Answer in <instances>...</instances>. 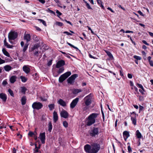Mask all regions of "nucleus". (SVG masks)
I'll return each instance as SVG.
<instances>
[{
  "label": "nucleus",
  "instance_id": "f257e3e1",
  "mask_svg": "<svg viewBox=\"0 0 153 153\" xmlns=\"http://www.w3.org/2000/svg\"><path fill=\"white\" fill-rule=\"evenodd\" d=\"M98 114L97 113H94L90 114L88 117L86 125L90 126L94 124L95 122V119L97 117Z\"/></svg>",
  "mask_w": 153,
  "mask_h": 153
},
{
  "label": "nucleus",
  "instance_id": "f03ea898",
  "mask_svg": "<svg viewBox=\"0 0 153 153\" xmlns=\"http://www.w3.org/2000/svg\"><path fill=\"white\" fill-rule=\"evenodd\" d=\"M100 149V146L99 144L95 143H93L91 144V153H97Z\"/></svg>",
  "mask_w": 153,
  "mask_h": 153
},
{
  "label": "nucleus",
  "instance_id": "7ed1b4c3",
  "mask_svg": "<svg viewBox=\"0 0 153 153\" xmlns=\"http://www.w3.org/2000/svg\"><path fill=\"white\" fill-rule=\"evenodd\" d=\"M71 74L70 71L66 72L61 75L59 77V82L62 83Z\"/></svg>",
  "mask_w": 153,
  "mask_h": 153
},
{
  "label": "nucleus",
  "instance_id": "20e7f679",
  "mask_svg": "<svg viewBox=\"0 0 153 153\" xmlns=\"http://www.w3.org/2000/svg\"><path fill=\"white\" fill-rule=\"evenodd\" d=\"M42 107V104L39 102H34L32 105V107L34 109L39 110Z\"/></svg>",
  "mask_w": 153,
  "mask_h": 153
},
{
  "label": "nucleus",
  "instance_id": "39448f33",
  "mask_svg": "<svg viewBox=\"0 0 153 153\" xmlns=\"http://www.w3.org/2000/svg\"><path fill=\"white\" fill-rule=\"evenodd\" d=\"M99 129L97 128L93 127L90 132V135L92 137H95L99 134Z\"/></svg>",
  "mask_w": 153,
  "mask_h": 153
},
{
  "label": "nucleus",
  "instance_id": "423d86ee",
  "mask_svg": "<svg viewBox=\"0 0 153 153\" xmlns=\"http://www.w3.org/2000/svg\"><path fill=\"white\" fill-rule=\"evenodd\" d=\"M78 76L77 74H74L71 76L67 80L68 83L71 85H73L75 78Z\"/></svg>",
  "mask_w": 153,
  "mask_h": 153
},
{
  "label": "nucleus",
  "instance_id": "0eeeda50",
  "mask_svg": "<svg viewBox=\"0 0 153 153\" xmlns=\"http://www.w3.org/2000/svg\"><path fill=\"white\" fill-rule=\"evenodd\" d=\"M17 36L18 34L16 32L14 31L10 32L8 34L9 40H15L17 38Z\"/></svg>",
  "mask_w": 153,
  "mask_h": 153
},
{
  "label": "nucleus",
  "instance_id": "6e6552de",
  "mask_svg": "<svg viewBox=\"0 0 153 153\" xmlns=\"http://www.w3.org/2000/svg\"><path fill=\"white\" fill-rule=\"evenodd\" d=\"M91 95V94H90L85 98V103L86 106L89 105L91 103V99L90 98Z\"/></svg>",
  "mask_w": 153,
  "mask_h": 153
},
{
  "label": "nucleus",
  "instance_id": "1a4fd4ad",
  "mask_svg": "<svg viewBox=\"0 0 153 153\" xmlns=\"http://www.w3.org/2000/svg\"><path fill=\"white\" fill-rule=\"evenodd\" d=\"M39 138L41 140L42 143V144H44L45 143V133L43 132V133H40V134L39 136Z\"/></svg>",
  "mask_w": 153,
  "mask_h": 153
},
{
  "label": "nucleus",
  "instance_id": "9d476101",
  "mask_svg": "<svg viewBox=\"0 0 153 153\" xmlns=\"http://www.w3.org/2000/svg\"><path fill=\"white\" fill-rule=\"evenodd\" d=\"M79 100V98H76L70 104V107L72 108H73L75 107Z\"/></svg>",
  "mask_w": 153,
  "mask_h": 153
},
{
  "label": "nucleus",
  "instance_id": "9b49d317",
  "mask_svg": "<svg viewBox=\"0 0 153 153\" xmlns=\"http://www.w3.org/2000/svg\"><path fill=\"white\" fill-rule=\"evenodd\" d=\"M65 65V61L62 60L59 61L56 63V67L59 68L62 67Z\"/></svg>",
  "mask_w": 153,
  "mask_h": 153
},
{
  "label": "nucleus",
  "instance_id": "f8f14e48",
  "mask_svg": "<svg viewBox=\"0 0 153 153\" xmlns=\"http://www.w3.org/2000/svg\"><path fill=\"white\" fill-rule=\"evenodd\" d=\"M60 114L61 116L65 118H66L68 117V114L67 111L65 110H62L60 112Z\"/></svg>",
  "mask_w": 153,
  "mask_h": 153
},
{
  "label": "nucleus",
  "instance_id": "ddd939ff",
  "mask_svg": "<svg viewBox=\"0 0 153 153\" xmlns=\"http://www.w3.org/2000/svg\"><path fill=\"white\" fill-rule=\"evenodd\" d=\"M84 148L86 152L88 153H91V146L90 145H86L85 146Z\"/></svg>",
  "mask_w": 153,
  "mask_h": 153
},
{
  "label": "nucleus",
  "instance_id": "4468645a",
  "mask_svg": "<svg viewBox=\"0 0 153 153\" xmlns=\"http://www.w3.org/2000/svg\"><path fill=\"white\" fill-rule=\"evenodd\" d=\"M17 78V77L16 76H12L10 78V82L11 83H13L16 81Z\"/></svg>",
  "mask_w": 153,
  "mask_h": 153
},
{
  "label": "nucleus",
  "instance_id": "2eb2a0df",
  "mask_svg": "<svg viewBox=\"0 0 153 153\" xmlns=\"http://www.w3.org/2000/svg\"><path fill=\"white\" fill-rule=\"evenodd\" d=\"M57 103L63 107L66 106V103L63 100L60 99L57 102Z\"/></svg>",
  "mask_w": 153,
  "mask_h": 153
},
{
  "label": "nucleus",
  "instance_id": "dca6fc26",
  "mask_svg": "<svg viewBox=\"0 0 153 153\" xmlns=\"http://www.w3.org/2000/svg\"><path fill=\"white\" fill-rule=\"evenodd\" d=\"M123 134L125 140L126 141L127 139L129 136V132L127 131H125L123 132Z\"/></svg>",
  "mask_w": 153,
  "mask_h": 153
},
{
  "label": "nucleus",
  "instance_id": "f3484780",
  "mask_svg": "<svg viewBox=\"0 0 153 153\" xmlns=\"http://www.w3.org/2000/svg\"><path fill=\"white\" fill-rule=\"evenodd\" d=\"M58 120V116L57 112L54 111L53 112V120L54 122L56 123Z\"/></svg>",
  "mask_w": 153,
  "mask_h": 153
},
{
  "label": "nucleus",
  "instance_id": "a211bd4d",
  "mask_svg": "<svg viewBox=\"0 0 153 153\" xmlns=\"http://www.w3.org/2000/svg\"><path fill=\"white\" fill-rule=\"evenodd\" d=\"M0 98L4 102H5L7 99L6 95L3 93H0Z\"/></svg>",
  "mask_w": 153,
  "mask_h": 153
},
{
  "label": "nucleus",
  "instance_id": "6ab92c4d",
  "mask_svg": "<svg viewBox=\"0 0 153 153\" xmlns=\"http://www.w3.org/2000/svg\"><path fill=\"white\" fill-rule=\"evenodd\" d=\"M24 39L26 40L27 42L30 41L31 39L30 36L29 34H25L24 36Z\"/></svg>",
  "mask_w": 153,
  "mask_h": 153
},
{
  "label": "nucleus",
  "instance_id": "aec40b11",
  "mask_svg": "<svg viewBox=\"0 0 153 153\" xmlns=\"http://www.w3.org/2000/svg\"><path fill=\"white\" fill-rule=\"evenodd\" d=\"M23 71L26 74H28L30 71V69L27 66L25 65L23 67Z\"/></svg>",
  "mask_w": 153,
  "mask_h": 153
},
{
  "label": "nucleus",
  "instance_id": "412c9836",
  "mask_svg": "<svg viewBox=\"0 0 153 153\" xmlns=\"http://www.w3.org/2000/svg\"><path fill=\"white\" fill-rule=\"evenodd\" d=\"M82 91V90L80 89H74L73 90L72 93L74 94H76Z\"/></svg>",
  "mask_w": 153,
  "mask_h": 153
},
{
  "label": "nucleus",
  "instance_id": "4be33fe9",
  "mask_svg": "<svg viewBox=\"0 0 153 153\" xmlns=\"http://www.w3.org/2000/svg\"><path fill=\"white\" fill-rule=\"evenodd\" d=\"M4 70L6 71H9L11 70L12 69V68L11 66L8 65L4 66Z\"/></svg>",
  "mask_w": 153,
  "mask_h": 153
},
{
  "label": "nucleus",
  "instance_id": "5701e85b",
  "mask_svg": "<svg viewBox=\"0 0 153 153\" xmlns=\"http://www.w3.org/2000/svg\"><path fill=\"white\" fill-rule=\"evenodd\" d=\"M53 128L51 122H49L48 125V130L49 132H51Z\"/></svg>",
  "mask_w": 153,
  "mask_h": 153
},
{
  "label": "nucleus",
  "instance_id": "b1692460",
  "mask_svg": "<svg viewBox=\"0 0 153 153\" xmlns=\"http://www.w3.org/2000/svg\"><path fill=\"white\" fill-rule=\"evenodd\" d=\"M2 51L4 54L7 57L10 56L9 53L6 51L5 49L3 48L2 50Z\"/></svg>",
  "mask_w": 153,
  "mask_h": 153
},
{
  "label": "nucleus",
  "instance_id": "393cba45",
  "mask_svg": "<svg viewBox=\"0 0 153 153\" xmlns=\"http://www.w3.org/2000/svg\"><path fill=\"white\" fill-rule=\"evenodd\" d=\"M136 135L137 138L140 139L142 137V135L141 133L138 130H137L136 132Z\"/></svg>",
  "mask_w": 153,
  "mask_h": 153
},
{
  "label": "nucleus",
  "instance_id": "a878e982",
  "mask_svg": "<svg viewBox=\"0 0 153 153\" xmlns=\"http://www.w3.org/2000/svg\"><path fill=\"white\" fill-rule=\"evenodd\" d=\"M26 99L25 96H23L21 99V102L22 105H24L26 104Z\"/></svg>",
  "mask_w": 153,
  "mask_h": 153
},
{
  "label": "nucleus",
  "instance_id": "bb28decb",
  "mask_svg": "<svg viewBox=\"0 0 153 153\" xmlns=\"http://www.w3.org/2000/svg\"><path fill=\"white\" fill-rule=\"evenodd\" d=\"M21 92L24 94H25V92L27 90V88L25 87H21Z\"/></svg>",
  "mask_w": 153,
  "mask_h": 153
},
{
  "label": "nucleus",
  "instance_id": "cd10ccee",
  "mask_svg": "<svg viewBox=\"0 0 153 153\" xmlns=\"http://www.w3.org/2000/svg\"><path fill=\"white\" fill-rule=\"evenodd\" d=\"M105 51L110 58L113 59V55L110 52L106 50H105Z\"/></svg>",
  "mask_w": 153,
  "mask_h": 153
},
{
  "label": "nucleus",
  "instance_id": "c85d7f7f",
  "mask_svg": "<svg viewBox=\"0 0 153 153\" xmlns=\"http://www.w3.org/2000/svg\"><path fill=\"white\" fill-rule=\"evenodd\" d=\"M40 46L39 44H36L34 45L33 47L31 48V50L33 51L34 50L37 49Z\"/></svg>",
  "mask_w": 153,
  "mask_h": 153
},
{
  "label": "nucleus",
  "instance_id": "c756f323",
  "mask_svg": "<svg viewBox=\"0 0 153 153\" xmlns=\"http://www.w3.org/2000/svg\"><path fill=\"white\" fill-rule=\"evenodd\" d=\"M5 46H6L7 48H12L13 47V46L12 45H10L7 42H6L4 43Z\"/></svg>",
  "mask_w": 153,
  "mask_h": 153
},
{
  "label": "nucleus",
  "instance_id": "7c9ffc66",
  "mask_svg": "<svg viewBox=\"0 0 153 153\" xmlns=\"http://www.w3.org/2000/svg\"><path fill=\"white\" fill-rule=\"evenodd\" d=\"M29 44H25L24 46L22 51L24 52H25L27 49L28 47Z\"/></svg>",
  "mask_w": 153,
  "mask_h": 153
},
{
  "label": "nucleus",
  "instance_id": "2f4dec72",
  "mask_svg": "<svg viewBox=\"0 0 153 153\" xmlns=\"http://www.w3.org/2000/svg\"><path fill=\"white\" fill-rule=\"evenodd\" d=\"M20 79H21V80L22 82H25L27 81V78L25 76H21L20 77Z\"/></svg>",
  "mask_w": 153,
  "mask_h": 153
},
{
  "label": "nucleus",
  "instance_id": "473e14b6",
  "mask_svg": "<svg viewBox=\"0 0 153 153\" xmlns=\"http://www.w3.org/2000/svg\"><path fill=\"white\" fill-rule=\"evenodd\" d=\"M83 1L85 4L86 6L88 9H92L91 8V7L90 5L88 3L87 1H85V0H84Z\"/></svg>",
  "mask_w": 153,
  "mask_h": 153
},
{
  "label": "nucleus",
  "instance_id": "72a5a7b5",
  "mask_svg": "<svg viewBox=\"0 0 153 153\" xmlns=\"http://www.w3.org/2000/svg\"><path fill=\"white\" fill-rule=\"evenodd\" d=\"M131 120L132 121V123L134 125H136V120L135 118H134L133 117H131Z\"/></svg>",
  "mask_w": 153,
  "mask_h": 153
},
{
  "label": "nucleus",
  "instance_id": "f704fd0d",
  "mask_svg": "<svg viewBox=\"0 0 153 153\" xmlns=\"http://www.w3.org/2000/svg\"><path fill=\"white\" fill-rule=\"evenodd\" d=\"M48 107L50 111H52L54 108V104H51L48 105Z\"/></svg>",
  "mask_w": 153,
  "mask_h": 153
},
{
  "label": "nucleus",
  "instance_id": "c9c22d12",
  "mask_svg": "<svg viewBox=\"0 0 153 153\" xmlns=\"http://www.w3.org/2000/svg\"><path fill=\"white\" fill-rule=\"evenodd\" d=\"M46 11L48 13H51L53 14L54 15H55V13L52 10H50L49 8H48L46 10Z\"/></svg>",
  "mask_w": 153,
  "mask_h": 153
},
{
  "label": "nucleus",
  "instance_id": "e433bc0d",
  "mask_svg": "<svg viewBox=\"0 0 153 153\" xmlns=\"http://www.w3.org/2000/svg\"><path fill=\"white\" fill-rule=\"evenodd\" d=\"M64 69L63 67H62L60 68H59V71H58V73L59 74H60L62 73L63 71H64Z\"/></svg>",
  "mask_w": 153,
  "mask_h": 153
},
{
  "label": "nucleus",
  "instance_id": "4c0bfd02",
  "mask_svg": "<svg viewBox=\"0 0 153 153\" xmlns=\"http://www.w3.org/2000/svg\"><path fill=\"white\" fill-rule=\"evenodd\" d=\"M38 20L39 21H40L41 22H42V24L45 26H46V23L44 20L40 19H38Z\"/></svg>",
  "mask_w": 153,
  "mask_h": 153
},
{
  "label": "nucleus",
  "instance_id": "58836bf2",
  "mask_svg": "<svg viewBox=\"0 0 153 153\" xmlns=\"http://www.w3.org/2000/svg\"><path fill=\"white\" fill-rule=\"evenodd\" d=\"M8 92L10 94V95L12 97H14V94L12 90L10 89H9L8 90Z\"/></svg>",
  "mask_w": 153,
  "mask_h": 153
},
{
  "label": "nucleus",
  "instance_id": "ea45409f",
  "mask_svg": "<svg viewBox=\"0 0 153 153\" xmlns=\"http://www.w3.org/2000/svg\"><path fill=\"white\" fill-rule=\"evenodd\" d=\"M63 124L64 126L66 128L68 127V124L66 121H64L63 122Z\"/></svg>",
  "mask_w": 153,
  "mask_h": 153
},
{
  "label": "nucleus",
  "instance_id": "a19ab883",
  "mask_svg": "<svg viewBox=\"0 0 153 153\" xmlns=\"http://www.w3.org/2000/svg\"><path fill=\"white\" fill-rule=\"evenodd\" d=\"M67 44H68L69 45V46H70L71 47H72V48H74V49H76L77 50H79V49H78V48L77 47H75V46H74V45H72L71 44H70V43H68V42H67Z\"/></svg>",
  "mask_w": 153,
  "mask_h": 153
},
{
  "label": "nucleus",
  "instance_id": "79ce46f5",
  "mask_svg": "<svg viewBox=\"0 0 153 153\" xmlns=\"http://www.w3.org/2000/svg\"><path fill=\"white\" fill-rule=\"evenodd\" d=\"M134 58L137 60H140L141 59V58L140 56L136 55L134 56Z\"/></svg>",
  "mask_w": 153,
  "mask_h": 153
},
{
  "label": "nucleus",
  "instance_id": "37998d69",
  "mask_svg": "<svg viewBox=\"0 0 153 153\" xmlns=\"http://www.w3.org/2000/svg\"><path fill=\"white\" fill-rule=\"evenodd\" d=\"M56 24L57 25L61 27L63 25V24L62 23L59 22H56Z\"/></svg>",
  "mask_w": 153,
  "mask_h": 153
},
{
  "label": "nucleus",
  "instance_id": "c03bdc74",
  "mask_svg": "<svg viewBox=\"0 0 153 153\" xmlns=\"http://www.w3.org/2000/svg\"><path fill=\"white\" fill-rule=\"evenodd\" d=\"M137 85L139 88H141L144 91H145L144 88L141 84H137Z\"/></svg>",
  "mask_w": 153,
  "mask_h": 153
},
{
  "label": "nucleus",
  "instance_id": "a18cd8bd",
  "mask_svg": "<svg viewBox=\"0 0 153 153\" xmlns=\"http://www.w3.org/2000/svg\"><path fill=\"white\" fill-rule=\"evenodd\" d=\"M28 135L31 137H32L33 135H35V133L32 131H30L28 134Z\"/></svg>",
  "mask_w": 153,
  "mask_h": 153
},
{
  "label": "nucleus",
  "instance_id": "49530a36",
  "mask_svg": "<svg viewBox=\"0 0 153 153\" xmlns=\"http://www.w3.org/2000/svg\"><path fill=\"white\" fill-rule=\"evenodd\" d=\"M56 13L57 14V16L58 17L62 15V13L58 10H56Z\"/></svg>",
  "mask_w": 153,
  "mask_h": 153
},
{
  "label": "nucleus",
  "instance_id": "de8ad7c7",
  "mask_svg": "<svg viewBox=\"0 0 153 153\" xmlns=\"http://www.w3.org/2000/svg\"><path fill=\"white\" fill-rule=\"evenodd\" d=\"M128 152H129V153H130L132 152V149L131 148L130 146H129L128 147Z\"/></svg>",
  "mask_w": 153,
  "mask_h": 153
},
{
  "label": "nucleus",
  "instance_id": "09e8293b",
  "mask_svg": "<svg viewBox=\"0 0 153 153\" xmlns=\"http://www.w3.org/2000/svg\"><path fill=\"white\" fill-rule=\"evenodd\" d=\"M7 84V82L6 80H4L2 83V85L4 86H5Z\"/></svg>",
  "mask_w": 153,
  "mask_h": 153
},
{
  "label": "nucleus",
  "instance_id": "8fccbe9b",
  "mask_svg": "<svg viewBox=\"0 0 153 153\" xmlns=\"http://www.w3.org/2000/svg\"><path fill=\"white\" fill-rule=\"evenodd\" d=\"M5 62V61L4 60L1 59V58L0 57V64H3Z\"/></svg>",
  "mask_w": 153,
  "mask_h": 153
},
{
  "label": "nucleus",
  "instance_id": "3c124183",
  "mask_svg": "<svg viewBox=\"0 0 153 153\" xmlns=\"http://www.w3.org/2000/svg\"><path fill=\"white\" fill-rule=\"evenodd\" d=\"M52 60H50V61H49L48 62V63L47 65L48 66H49L51 65L52 63Z\"/></svg>",
  "mask_w": 153,
  "mask_h": 153
},
{
  "label": "nucleus",
  "instance_id": "603ef678",
  "mask_svg": "<svg viewBox=\"0 0 153 153\" xmlns=\"http://www.w3.org/2000/svg\"><path fill=\"white\" fill-rule=\"evenodd\" d=\"M144 108V107L140 105L139 106V112H140Z\"/></svg>",
  "mask_w": 153,
  "mask_h": 153
},
{
  "label": "nucleus",
  "instance_id": "864d4df0",
  "mask_svg": "<svg viewBox=\"0 0 153 153\" xmlns=\"http://www.w3.org/2000/svg\"><path fill=\"white\" fill-rule=\"evenodd\" d=\"M137 13L140 14V15L142 16H144V15L143 14V13L140 10H138Z\"/></svg>",
  "mask_w": 153,
  "mask_h": 153
},
{
  "label": "nucleus",
  "instance_id": "5fc2aeb1",
  "mask_svg": "<svg viewBox=\"0 0 153 153\" xmlns=\"http://www.w3.org/2000/svg\"><path fill=\"white\" fill-rule=\"evenodd\" d=\"M101 112H102V117H103V121H104V113L102 110V106H101Z\"/></svg>",
  "mask_w": 153,
  "mask_h": 153
},
{
  "label": "nucleus",
  "instance_id": "6e6d98bb",
  "mask_svg": "<svg viewBox=\"0 0 153 153\" xmlns=\"http://www.w3.org/2000/svg\"><path fill=\"white\" fill-rule=\"evenodd\" d=\"M97 3L99 5H100L102 4V2L101 0H97Z\"/></svg>",
  "mask_w": 153,
  "mask_h": 153
},
{
  "label": "nucleus",
  "instance_id": "4d7b16f0",
  "mask_svg": "<svg viewBox=\"0 0 153 153\" xmlns=\"http://www.w3.org/2000/svg\"><path fill=\"white\" fill-rule=\"evenodd\" d=\"M63 33L66 34L68 35H72L71 33L67 31H64L63 32Z\"/></svg>",
  "mask_w": 153,
  "mask_h": 153
},
{
  "label": "nucleus",
  "instance_id": "13d9d810",
  "mask_svg": "<svg viewBox=\"0 0 153 153\" xmlns=\"http://www.w3.org/2000/svg\"><path fill=\"white\" fill-rule=\"evenodd\" d=\"M139 91L140 92L142 95L145 94V93H144L145 91H144L142 89H139Z\"/></svg>",
  "mask_w": 153,
  "mask_h": 153
},
{
  "label": "nucleus",
  "instance_id": "bf43d9fd",
  "mask_svg": "<svg viewBox=\"0 0 153 153\" xmlns=\"http://www.w3.org/2000/svg\"><path fill=\"white\" fill-rule=\"evenodd\" d=\"M87 27H88V29L91 31V33H92L93 34H94V32L93 31V30L91 29V27H89L88 26H87Z\"/></svg>",
  "mask_w": 153,
  "mask_h": 153
},
{
  "label": "nucleus",
  "instance_id": "052dcab7",
  "mask_svg": "<svg viewBox=\"0 0 153 153\" xmlns=\"http://www.w3.org/2000/svg\"><path fill=\"white\" fill-rule=\"evenodd\" d=\"M64 21H65V22H66L67 23H68V24H70L71 25V26H73V24L71 23L70 22V21H67L66 20V19H65L64 20Z\"/></svg>",
  "mask_w": 153,
  "mask_h": 153
},
{
  "label": "nucleus",
  "instance_id": "680f3d73",
  "mask_svg": "<svg viewBox=\"0 0 153 153\" xmlns=\"http://www.w3.org/2000/svg\"><path fill=\"white\" fill-rule=\"evenodd\" d=\"M38 1L42 4H44L45 2V0H38Z\"/></svg>",
  "mask_w": 153,
  "mask_h": 153
},
{
  "label": "nucleus",
  "instance_id": "e2e57ef3",
  "mask_svg": "<svg viewBox=\"0 0 153 153\" xmlns=\"http://www.w3.org/2000/svg\"><path fill=\"white\" fill-rule=\"evenodd\" d=\"M142 42L144 43V44H145L146 45H149V44H148V43H147L145 41V40H143L142 41Z\"/></svg>",
  "mask_w": 153,
  "mask_h": 153
},
{
  "label": "nucleus",
  "instance_id": "0e129e2a",
  "mask_svg": "<svg viewBox=\"0 0 153 153\" xmlns=\"http://www.w3.org/2000/svg\"><path fill=\"white\" fill-rule=\"evenodd\" d=\"M128 78L131 79L132 77V76L131 74H128Z\"/></svg>",
  "mask_w": 153,
  "mask_h": 153
},
{
  "label": "nucleus",
  "instance_id": "69168bd1",
  "mask_svg": "<svg viewBox=\"0 0 153 153\" xmlns=\"http://www.w3.org/2000/svg\"><path fill=\"white\" fill-rule=\"evenodd\" d=\"M40 52H39V51H36L34 53V55L36 56H38V54L39 53H40Z\"/></svg>",
  "mask_w": 153,
  "mask_h": 153
},
{
  "label": "nucleus",
  "instance_id": "338daca9",
  "mask_svg": "<svg viewBox=\"0 0 153 153\" xmlns=\"http://www.w3.org/2000/svg\"><path fill=\"white\" fill-rule=\"evenodd\" d=\"M150 65L153 67V61L152 60L149 62Z\"/></svg>",
  "mask_w": 153,
  "mask_h": 153
},
{
  "label": "nucleus",
  "instance_id": "774afa93",
  "mask_svg": "<svg viewBox=\"0 0 153 153\" xmlns=\"http://www.w3.org/2000/svg\"><path fill=\"white\" fill-rule=\"evenodd\" d=\"M17 136L19 137V138L20 139H21L22 138V135H21L19 133H18L17 134Z\"/></svg>",
  "mask_w": 153,
  "mask_h": 153
}]
</instances>
